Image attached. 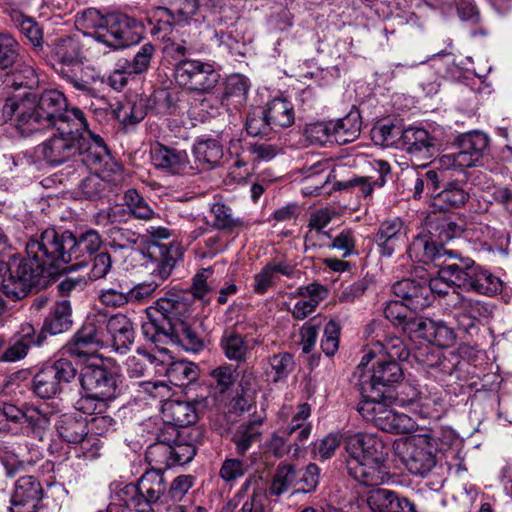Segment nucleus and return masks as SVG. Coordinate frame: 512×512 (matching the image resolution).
I'll return each instance as SVG.
<instances>
[{
    "label": "nucleus",
    "instance_id": "f257e3e1",
    "mask_svg": "<svg viewBox=\"0 0 512 512\" xmlns=\"http://www.w3.org/2000/svg\"><path fill=\"white\" fill-rule=\"evenodd\" d=\"M98 231L88 229L73 233L69 230L59 232L47 228L32 236L26 243L29 254L39 255L45 277L54 274L78 270L86 266L102 245Z\"/></svg>",
    "mask_w": 512,
    "mask_h": 512
},
{
    "label": "nucleus",
    "instance_id": "f03ea898",
    "mask_svg": "<svg viewBox=\"0 0 512 512\" xmlns=\"http://www.w3.org/2000/svg\"><path fill=\"white\" fill-rule=\"evenodd\" d=\"M192 313L189 293L168 291L146 309L148 321L142 324V333L153 343L170 341L187 351L198 352L204 344L191 326Z\"/></svg>",
    "mask_w": 512,
    "mask_h": 512
},
{
    "label": "nucleus",
    "instance_id": "7ed1b4c3",
    "mask_svg": "<svg viewBox=\"0 0 512 512\" xmlns=\"http://www.w3.org/2000/svg\"><path fill=\"white\" fill-rule=\"evenodd\" d=\"M67 105L66 97L58 90H45L39 95L28 92L6 99L2 106V118L5 122L13 121L22 135L29 136L52 128Z\"/></svg>",
    "mask_w": 512,
    "mask_h": 512
},
{
    "label": "nucleus",
    "instance_id": "20e7f679",
    "mask_svg": "<svg viewBox=\"0 0 512 512\" xmlns=\"http://www.w3.org/2000/svg\"><path fill=\"white\" fill-rule=\"evenodd\" d=\"M343 445L348 474L357 482L378 486L388 479L387 451L381 439L369 433H346Z\"/></svg>",
    "mask_w": 512,
    "mask_h": 512
},
{
    "label": "nucleus",
    "instance_id": "39448f33",
    "mask_svg": "<svg viewBox=\"0 0 512 512\" xmlns=\"http://www.w3.org/2000/svg\"><path fill=\"white\" fill-rule=\"evenodd\" d=\"M27 257L12 262L0 260V289L11 300L16 301L26 297L32 287L39 286L42 278H46L39 255L29 254Z\"/></svg>",
    "mask_w": 512,
    "mask_h": 512
},
{
    "label": "nucleus",
    "instance_id": "423d86ee",
    "mask_svg": "<svg viewBox=\"0 0 512 512\" xmlns=\"http://www.w3.org/2000/svg\"><path fill=\"white\" fill-rule=\"evenodd\" d=\"M403 370L398 361L380 360L376 367L355 370L356 385L363 400L396 401L395 384L403 379Z\"/></svg>",
    "mask_w": 512,
    "mask_h": 512
},
{
    "label": "nucleus",
    "instance_id": "0eeeda50",
    "mask_svg": "<svg viewBox=\"0 0 512 512\" xmlns=\"http://www.w3.org/2000/svg\"><path fill=\"white\" fill-rule=\"evenodd\" d=\"M441 274L443 279L465 292L491 296L502 290V281L470 258L449 260Z\"/></svg>",
    "mask_w": 512,
    "mask_h": 512
},
{
    "label": "nucleus",
    "instance_id": "6e6552de",
    "mask_svg": "<svg viewBox=\"0 0 512 512\" xmlns=\"http://www.w3.org/2000/svg\"><path fill=\"white\" fill-rule=\"evenodd\" d=\"M393 449L409 473L420 477L435 468L440 452L437 440L422 433L396 440Z\"/></svg>",
    "mask_w": 512,
    "mask_h": 512
},
{
    "label": "nucleus",
    "instance_id": "1a4fd4ad",
    "mask_svg": "<svg viewBox=\"0 0 512 512\" xmlns=\"http://www.w3.org/2000/svg\"><path fill=\"white\" fill-rule=\"evenodd\" d=\"M54 70L77 90L91 93L90 83L80 76L83 56L80 42L70 36L55 40L50 46Z\"/></svg>",
    "mask_w": 512,
    "mask_h": 512
},
{
    "label": "nucleus",
    "instance_id": "9d476101",
    "mask_svg": "<svg viewBox=\"0 0 512 512\" xmlns=\"http://www.w3.org/2000/svg\"><path fill=\"white\" fill-rule=\"evenodd\" d=\"M394 401L362 400L357 411L367 421L382 431L393 434H407L414 431L416 422L404 413H398L389 407Z\"/></svg>",
    "mask_w": 512,
    "mask_h": 512
},
{
    "label": "nucleus",
    "instance_id": "9b49d317",
    "mask_svg": "<svg viewBox=\"0 0 512 512\" xmlns=\"http://www.w3.org/2000/svg\"><path fill=\"white\" fill-rule=\"evenodd\" d=\"M221 76L212 63L183 59L175 66L176 82L198 94H211L219 85Z\"/></svg>",
    "mask_w": 512,
    "mask_h": 512
},
{
    "label": "nucleus",
    "instance_id": "f8f14e48",
    "mask_svg": "<svg viewBox=\"0 0 512 512\" xmlns=\"http://www.w3.org/2000/svg\"><path fill=\"white\" fill-rule=\"evenodd\" d=\"M489 143L488 136L481 131H470L458 135L454 141L457 151L441 156L440 163L446 169H460L476 166L483 157Z\"/></svg>",
    "mask_w": 512,
    "mask_h": 512
},
{
    "label": "nucleus",
    "instance_id": "ddd939ff",
    "mask_svg": "<svg viewBox=\"0 0 512 512\" xmlns=\"http://www.w3.org/2000/svg\"><path fill=\"white\" fill-rule=\"evenodd\" d=\"M142 31L143 26L135 18L122 13H110L106 15L103 33H98V42L118 50L138 43Z\"/></svg>",
    "mask_w": 512,
    "mask_h": 512
},
{
    "label": "nucleus",
    "instance_id": "4468645a",
    "mask_svg": "<svg viewBox=\"0 0 512 512\" xmlns=\"http://www.w3.org/2000/svg\"><path fill=\"white\" fill-rule=\"evenodd\" d=\"M79 382L84 393L111 403L120 394L116 373L104 365H87L81 369Z\"/></svg>",
    "mask_w": 512,
    "mask_h": 512
},
{
    "label": "nucleus",
    "instance_id": "2eb2a0df",
    "mask_svg": "<svg viewBox=\"0 0 512 512\" xmlns=\"http://www.w3.org/2000/svg\"><path fill=\"white\" fill-rule=\"evenodd\" d=\"M209 406L208 398L196 397L192 401L170 399L163 403L161 413L167 427L178 429L196 423L199 414Z\"/></svg>",
    "mask_w": 512,
    "mask_h": 512
},
{
    "label": "nucleus",
    "instance_id": "dca6fc26",
    "mask_svg": "<svg viewBox=\"0 0 512 512\" xmlns=\"http://www.w3.org/2000/svg\"><path fill=\"white\" fill-rule=\"evenodd\" d=\"M408 256L415 262L434 264L436 267L447 265L449 260L457 258V252L448 250L442 243L433 240L432 234L422 232L417 235L407 249Z\"/></svg>",
    "mask_w": 512,
    "mask_h": 512
},
{
    "label": "nucleus",
    "instance_id": "f3484780",
    "mask_svg": "<svg viewBox=\"0 0 512 512\" xmlns=\"http://www.w3.org/2000/svg\"><path fill=\"white\" fill-rule=\"evenodd\" d=\"M159 258L155 257V268L151 275L154 279L135 285L128 292L129 301L140 302L149 298L161 284L170 277L176 259L170 254L171 247L167 245L158 246Z\"/></svg>",
    "mask_w": 512,
    "mask_h": 512
},
{
    "label": "nucleus",
    "instance_id": "a211bd4d",
    "mask_svg": "<svg viewBox=\"0 0 512 512\" xmlns=\"http://www.w3.org/2000/svg\"><path fill=\"white\" fill-rule=\"evenodd\" d=\"M102 331L106 332V340L121 354L126 353L134 343L135 332L132 321L124 314L108 316L98 312Z\"/></svg>",
    "mask_w": 512,
    "mask_h": 512
},
{
    "label": "nucleus",
    "instance_id": "6ab92c4d",
    "mask_svg": "<svg viewBox=\"0 0 512 512\" xmlns=\"http://www.w3.org/2000/svg\"><path fill=\"white\" fill-rule=\"evenodd\" d=\"M126 210L124 208H112L107 211H101L97 215V224L111 225L108 229V237L111 246L118 249H130L138 244L140 235L130 228L116 224L118 218L124 216Z\"/></svg>",
    "mask_w": 512,
    "mask_h": 512
},
{
    "label": "nucleus",
    "instance_id": "aec40b11",
    "mask_svg": "<svg viewBox=\"0 0 512 512\" xmlns=\"http://www.w3.org/2000/svg\"><path fill=\"white\" fill-rule=\"evenodd\" d=\"M374 241L381 256L391 257L408 241L404 222L398 217L384 220L378 227Z\"/></svg>",
    "mask_w": 512,
    "mask_h": 512
},
{
    "label": "nucleus",
    "instance_id": "412c9836",
    "mask_svg": "<svg viewBox=\"0 0 512 512\" xmlns=\"http://www.w3.org/2000/svg\"><path fill=\"white\" fill-rule=\"evenodd\" d=\"M42 496V486L34 476L19 478L11 496L10 512H37Z\"/></svg>",
    "mask_w": 512,
    "mask_h": 512
},
{
    "label": "nucleus",
    "instance_id": "4be33fe9",
    "mask_svg": "<svg viewBox=\"0 0 512 512\" xmlns=\"http://www.w3.org/2000/svg\"><path fill=\"white\" fill-rule=\"evenodd\" d=\"M73 326L72 307L68 300L56 302L46 315L40 333L36 337L41 345L46 335L56 336L68 332Z\"/></svg>",
    "mask_w": 512,
    "mask_h": 512
},
{
    "label": "nucleus",
    "instance_id": "5701e85b",
    "mask_svg": "<svg viewBox=\"0 0 512 512\" xmlns=\"http://www.w3.org/2000/svg\"><path fill=\"white\" fill-rule=\"evenodd\" d=\"M399 146L417 160H428L436 152L434 138L427 130L418 127L404 129L399 138Z\"/></svg>",
    "mask_w": 512,
    "mask_h": 512
},
{
    "label": "nucleus",
    "instance_id": "b1692460",
    "mask_svg": "<svg viewBox=\"0 0 512 512\" xmlns=\"http://www.w3.org/2000/svg\"><path fill=\"white\" fill-rule=\"evenodd\" d=\"M392 291L411 311H421L430 306V290L424 281L405 278L395 282Z\"/></svg>",
    "mask_w": 512,
    "mask_h": 512
},
{
    "label": "nucleus",
    "instance_id": "393cba45",
    "mask_svg": "<svg viewBox=\"0 0 512 512\" xmlns=\"http://www.w3.org/2000/svg\"><path fill=\"white\" fill-rule=\"evenodd\" d=\"M171 95L164 89L155 91L149 99L140 98L134 102L121 104L115 111L116 118L126 125H135L142 121L147 115L148 106L151 101L153 104L167 102L170 105Z\"/></svg>",
    "mask_w": 512,
    "mask_h": 512
},
{
    "label": "nucleus",
    "instance_id": "a878e982",
    "mask_svg": "<svg viewBox=\"0 0 512 512\" xmlns=\"http://www.w3.org/2000/svg\"><path fill=\"white\" fill-rule=\"evenodd\" d=\"M152 163L157 169L171 174L185 173L189 168V159L185 150L156 143L151 149Z\"/></svg>",
    "mask_w": 512,
    "mask_h": 512
},
{
    "label": "nucleus",
    "instance_id": "bb28decb",
    "mask_svg": "<svg viewBox=\"0 0 512 512\" xmlns=\"http://www.w3.org/2000/svg\"><path fill=\"white\" fill-rule=\"evenodd\" d=\"M75 146L76 155L91 170H99L102 163L109 157L108 148L104 140L93 132L76 141Z\"/></svg>",
    "mask_w": 512,
    "mask_h": 512
},
{
    "label": "nucleus",
    "instance_id": "cd10ccee",
    "mask_svg": "<svg viewBox=\"0 0 512 512\" xmlns=\"http://www.w3.org/2000/svg\"><path fill=\"white\" fill-rule=\"evenodd\" d=\"M75 145L73 137H65L56 132L38 150L48 164L58 166L76 156Z\"/></svg>",
    "mask_w": 512,
    "mask_h": 512
},
{
    "label": "nucleus",
    "instance_id": "c85d7f7f",
    "mask_svg": "<svg viewBox=\"0 0 512 512\" xmlns=\"http://www.w3.org/2000/svg\"><path fill=\"white\" fill-rule=\"evenodd\" d=\"M166 481L161 469H151L146 471L137 484H129L125 487L126 493L138 492L142 497H146L150 502L166 501Z\"/></svg>",
    "mask_w": 512,
    "mask_h": 512
},
{
    "label": "nucleus",
    "instance_id": "c756f323",
    "mask_svg": "<svg viewBox=\"0 0 512 512\" xmlns=\"http://www.w3.org/2000/svg\"><path fill=\"white\" fill-rule=\"evenodd\" d=\"M52 128L62 136L73 137L75 142L92 132L85 113L77 107L68 108V106Z\"/></svg>",
    "mask_w": 512,
    "mask_h": 512
},
{
    "label": "nucleus",
    "instance_id": "7c9ffc66",
    "mask_svg": "<svg viewBox=\"0 0 512 512\" xmlns=\"http://www.w3.org/2000/svg\"><path fill=\"white\" fill-rule=\"evenodd\" d=\"M57 431L62 440L70 444H85L94 441L88 437V423L86 418L64 414L57 421Z\"/></svg>",
    "mask_w": 512,
    "mask_h": 512
},
{
    "label": "nucleus",
    "instance_id": "2f4dec72",
    "mask_svg": "<svg viewBox=\"0 0 512 512\" xmlns=\"http://www.w3.org/2000/svg\"><path fill=\"white\" fill-rule=\"evenodd\" d=\"M455 310L458 326L465 332L475 328L476 323L487 317L489 313V309L484 303L463 296L455 304Z\"/></svg>",
    "mask_w": 512,
    "mask_h": 512
},
{
    "label": "nucleus",
    "instance_id": "473e14b6",
    "mask_svg": "<svg viewBox=\"0 0 512 512\" xmlns=\"http://www.w3.org/2000/svg\"><path fill=\"white\" fill-rule=\"evenodd\" d=\"M333 140L344 145L355 141L361 132V116L358 110H351L345 117L330 121Z\"/></svg>",
    "mask_w": 512,
    "mask_h": 512
},
{
    "label": "nucleus",
    "instance_id": "72a5a7b5",
    "mask_svg": "<svg viewBox=\"0 0 512 512\" xmlns=\"http://www.w3.org/2000/svg\"><path fill=\"white\" fill-rule=\"evenodd\" d=\"M224 355L231 361L244 362L249 353L248 342L234 328L226 329L220 339Z\"/></svg>",
    "mask_w": 512,
    "mask_h": 512
},
{
    "label": "nucleus",
    "instance_id": "f704fd0d",
    "mask_svg": "<svg viewBox=\"0 0 512 512\" xmlns=\"http://www.w3.org/2000/svg\"><path fill=\"white\" fill-rule=\"evenodd\" d=\"M156 47L147 42L135 51L131 60L124 59L118 62V66L124 68L128 75H140L146 73L155 56Z\"/></svg>",
    "mask_w": 512,
    "mask_h": 512
},
{
    "label": "nucleus",
    "instance_id": "c9c22d12",
    "mask_svg": "<svg viewBox=\"0 0 512 512\" xmlns=\"http://www.w3.org/2000/svg\"><path fill=\"white\" fill-rule=\"evenodd\" d=\"M265 110L273 129L287 128L294 123V109L286 99L274 98L267 104Z\"/></svg>",
    "mask_w": 512,
    "mask_h": 512
},
{
    "label": "nucleus",
    "instance_id": "e433bc0d",
    "mask_svg": "<svg viewBox=\"0 0 512 512\" xmlns=\"http://www.w3.org/2000/svg\"><path fill=\"white\" fill-rule=\"evenodd\" d=\"M167 432L169 436L172 437V464L184 465L189 463L196 455V446L192 442L186 441L184 430L167 427Z\"/></svg>",
    "mask_w": 512,
    "mask_h": 512
},
{
    "label": "nucleus",
    "instance_id": "4c0bfd02",
    "mask_svg": "<svg viewBox=\"0 0 512 512\" xmlns=\"http://www.w3.org/2000/svg\"><path fill=\"white\" fill-rule=\"evenodd\" d=\"M72 337L80 339L91 346L102 348L106 340V332L102 331L99 314L89 315L83 325L74 333Z\"/></svg>",
    "mask_w": 512,
    "mask_h": 512
},
{
    "label": "nucleus",
    "instance_id": "58836bf2",
    "mask_svg": "<svg viewBox=\"0 0 512 512\" xmlns=\"http://www.w3.org/2000/svg\"><path fill=\"white\" fill-rule=\"evenodd\" d=\"M249 83L246 77L233 74L227 78L222 95V103L233 105L235 108L242 106L247 99Z\"/></svg>",
    "mask_w": 512,
    "mask_h": 512
},
{
    "label": "nucleus",
    "instance_id": "ea45409f",
    "mask_svg": "<svg viewBox=\"0 0 512 512\" xmlns=\"http://www.w3.org/2000/svg\"><path fill=\"white\" fill-rule=\"evenodd\" d=\"M213 215L212 227L227 233H233L244 227L245 222L242 218L233 214L231 207L224 203H214L211 207Z\"/></svg>",
    "mask_w": 512,
    "mask_h": 512
},
{
    "label": "nucleus",
    "instance_id": "a19ab883",
    "mask_svg": "<svg viewBox=\"0 0 512 512\" xmlns=\"http://www.w3.org/2000/svg\"><path fill=\"white\" fill-rule=\"evenodd\" d=\"M7 71L8 73L4 81L7 86L13 87L15 89H33L38 85L39 80L35 69L28 64L19 62V59L17 60V64H15L12 69H8Z\"/></svg>",
    "mask_w": 512,
    "mask_h": 512
},
{
    "label": "nucleus",
    "instance_id": "79ce46f5",
    "mask_svg": "<svg viewBox=\"0 0 512 512\" xmlns=\"http://www.w3.org/2000/svg\"><path fill=\"white\" fill-rule=\"evenodd\" d=\"M166 376L174 386L182 387L195 382L199 376V370L194 363L179 360L168 366Z\"/></svg>",
    "mask_w": 512,
    "mask_h": 512
},
{
    "label": "nucleus",
    "instance_id": "37998d69",
    "mask_svg": "<svg viewBox=\"0 0 512 512\" xmlns=\"http://www.w3.org/2000/svg\"><path fill=\"white\" fill-rule=\"evenodd\" d=\"M31 389L41 399H51L63 391L52 374V370H49L47 366L34 375Z\"/></svg>",
    "mask_w": 512,
    "mask_h": 512
},
{
    "label": "nucleus",
    "instance_id": "c03bdc74",
    "mask_svg": "<svg viewBox=\"0 0 512 512\" xmlns=\"http://www.w3.org/2000/svg\"><path fill=\"white\" fill-rule=\"evenodd\" d=\"M9 17L14 26L35 46H41L42 30L38 23L18 9L9 11Z\"/></svg>",
    "mask_w": 512,
    "mask_h": 512
},
{
    "label": "nucleus",
    "instance_id": "a18cd8bd",
    "mask_svg": "<svg viewBox=\"0 0 512 512\" xmlns=\"http://www.w3.org/2000/svg\"><path fill=\"white\" fill-rule=\"evenodd\" d=\"M468 198L469 194L464 189L463 184L456 180L449 182L446 187L436 195L435 201L442 209H449L464 205Z\"/></svg>",
    "mask_w": 512,
    "mask_h": 512
},
{
    "label": "nucleus",
    "instance_id": "49530a36",
    "mask_svg": "<svg viewBox=\"0 0 512 512\" xmlns=\"http://www.w3.org/2000/svg\"><path fill=\"white\" fill-rule=\"evenodd\" d=\"M76 27L85 34H91L98 41V33L102 34L106 24V15L95 8H88L78 13L75 20Z\"/></svg>",
    "mask_w": 512,
    "mask_h": 512
},
{
    "label": "nucleus",
    "instance_id": "de8ad7c7",
    "mask_svg": "<svg viewBox=\"0 0 512 512\" xmlns=\"http://www.w3.org/2000/svg\"><path fill=\"white\" fill-rule=\"evenodd\" d=\"M298 470L292 464L281 463L278 465L271 486L270 493L280 496L291 487L297 486Z\"/></svg>",
    "mask_w": 512,
    "mask_h": 512
},
{
    "label": "nucleus",
    "instance_id": "09e8293b",
    "mask_svg": "<svg viewBox=\"0 0 512 512\" xmlns=\"http://www.w3.org/2000/svg\"><path fill=\"white\" fill-rule=\"evenodd\" d=\"M24 334L17 339L9 347L5 348L0 356V361L3 362H16L26 357L32 345H37L36 337L32 326H28L27 331L23 330Z\"/></svg>",
    "mask_w": 512,
    "mask_h": 512
},
{
    "label": "nucleus",
    "instance_id": "8fccbe9b",
    "mask_svg": "<svg viewBox=\"0 0 512 512\" xmlns=\"http://www.w3.org/2000/svg\"><path fill=\"white\" fill-rule=\"evenodd\" d=\"M171 441L172 437L169 436L166 428L159 434L158 441L148 447L146 458L156 464H165L167 467L174 466Z\"/></svg>",
    "mask_w": 512,
    "mask_h": 512
},
{
    "label": "nucleus",
    "instance_id": "3c124183",
    "mask_svg": "<svg viewBox=\"0 0 512 512\" xmlns=\"http://www.w3.org/2000/svg\"><path fill=\"white\" fill-rule=\"evenodd\" d=\"M23 423L27 424V428L30 429L35 438L41 440L50 426V418L48 413L41 408L26 405L24 406Z\"/></svg>",
    "mask_w": 512,
    "mask_h": 512
},
{
    "label": "nucleus",
    "instance_id": "603ef678",
    "mask_svg": "<svg viewBox=\"0 0 512 512\" xmlns=\"http://www.w3.org/2000/svg\"><path fill=\"white\" fill-rule=\"evenodd\" d=\"M123 200L129 213L137 219L148 221L156 216L154 210L136 189L127 190Z\"/></svg>",
    "mask_w": 512,
    "mask_h": 512
},
{
    "label": "nucleus",
    "instance_id": "864d4df0",
    "mask_svg": "<svg viewBox=\"0 0 512 512\" xmlns=\"http://www.w3.org/2000/svg\"><path fill=\"white\" fill-rule=\"evenodd\" d=\"M196 159L210 167L217 166L223 157L222 145L213 139L198 142L194 146Z\"/></svg>",
    "mask_w": 512,
    "mask_h": 512
},
{
    "label": "nucleus",
    "instance_id": "5fc2aeb1",
    "mask_svg": "<svg viewBox=\"0 0 512 512\" xmlns=\"http://www.w3.org/2000/svg\"><path fill=\"white\" fill-rule=\"evenodd\" d=\"M262 420L250 421L247 424H242L239 430L233 437L236 445V452L239 455H244L251 447L252 443L258 441L260 437L259 425Z\"/></svg>",
    "mask_w": 512,
    "mask_h": 512
},
{
    "label": "nucleus",
    "instance_id": "6e6d98bb",
    "mask_svg": "<svg viewBox=\"0 0 512 512\" xmlns=\"http://www.w3.org/2000/svg\"><path fill=\"white\" fill-rule=\"evenodd\" d=\"M20 56V45L8 33H0V70L12 69Z\"/></svg>",
    "mask_w": 512,
    "mask_h": 512
},
{
    "label": "nucleus",
    "instance_id": "4d7b16f0",
    "mask_svg": "<svg viewBox=\"0 0 512 512\" xmlns=\"http://www.w3.org/2000/svg\"><path fill=\"white\" fill-rule=\"evenodd\" d=\"M429 343H433L439 347H449L455 341V333L452 328L448 327L443 321L430 320L428 329H426L425 338Z\"/></svg>",
    "mask_w": 512,
    "mask_h": 512
},
{
    "label": "nucleus",
    "instance_id": "13d9d810",
    "mask_svg": "<svg viewBox=\"0 0 512 512\" xmlns=\"http://www.w3.org/2000/svg\"><path fill=\"white\" fill-rule=\"evenodd\" d=\"M245 127L247 133L254 137L267 136L273 130L263 107H255L248 112Z\"/></svg>",
    "mask_w": 512,
    "mask_h": 512
},
{
    "label": "nucleus",
    "instance_id": "bf43d9fd",
    "mask_svg": "<svg viewBox=\"0 0 512 512\" xmlns=\"http://www.w3.org/2000/svg\"><path fill=\"white\" fill-rule=\"evenodd\" d=\"M174 20L167 7H157L149 18V32L152 36L165 38L171 31V23Z\"/></svg>",
    "mask_w": 512,
    "mask_h": 512
},
{
    "label": "nucleus",
    "instance_id": "052dcab7",
    "mask_svg": "<svg viewBox=\"0 0 512 512\" xmlns=\"http://www.w3.org/2000/svg\"><path fill=\"white\" fill-rule=\"evenodd\" d=\"M377 187L374 178L371 176H355L348 180L337 181L334 183L335 190H347L358 192L363 197L371 196L374 188Z\"/></svg>",
    "mask_w": 512,
    "mask_h": 512
},
{
    "label": "nucleus",
    "instance_id": "680f3d73",
    "mask_svg": "<svg viewBox=\"0 0 512 512\" xmlns=\"http://www.w3.org/2000/svg\"><path fill=\"white\" fill-rule=\"evenodd\" d=\"M398 494L384 488H376L369 491L367 504L374 512H389L396 501Z\"/></svg>",
    "mask_w": 512,
    "mask_h": 512
},
{
    "label": "nucleus",
    "instance_id": "e2e57ef3",
    "mask_svg": "<svg viewBox=\"0 0 512 512\" xmlns=\"http://www.w3.org/2000/svg\"><path fill=\"white\" fill-rule=\"evenodd\" d=\"M266 451L274 457L280 459L287 455L291 449H294V455H297L299 451V444L297 442H291L289 437L280 433H272L270 439L265 444Z\"/></svg>",
    "mask_w": 512,
    "mask_h": 512
},
{
    "label": "nucleus",
    "instance_id": "0e129e2a",
    "mask_svg": "<svg viewBox=\"0 0 512 512\" xmlns=\"http://www.w3.org/2000/svg\"><path fill=\"white\" fill-rule=\"evenodd\" d=\"M415 359L424 367L433 368L440 367L444 372H451L445 364L446 358H442V352L439 348L426 345L419 348L414 354Z\"/></svg>",
    "mask_w": 512,
    "mask_h": 512
},
{
    "label": "nucleus",
    "instance_id": "69168bd1",
    "mask_svg": "<svg viewBox=\"0 0 512 512\" xmlns=\"http://www.w3.org/2000/svg\"><path fill=\"white\" fill-rule=\"evenodd\" d=\"M46 366L49 370H52V374L62 389L63 385L69 384L76 379L77 369L72 361L67 358H60Z\"/></svg>",
    "mask_w": 512,
    "mask_h": 512
},
{
    "label": "nucleus",
    "instance_id": "338daca9",
    "mask_svg": "<svg viewBox=\"0 0 512 512\" xmlns=\"http://www.w3.org/2000/svg\"><path fill=\"white\" fill-rule=\"evenodd\" d=\"M320 469L314 464H308L304 469L298 470L297 492L308 493L314 491L319 484Z\"/></svg>",
    "mask_w": 512,
    "mask_h": 512
},
{
    "label": "nucleus",
    "instance_id": "774afa93",
    "mask_svg": "<svg viewBox=\"0 0 512 512\" xmlns=\"http://www.w3.org/2000/svg\"><path fill=\"white\" fill-rule=\"evenodd\" d=\"M269 363L274 372V382L286 378L293 371L295 365L293 356L287 352L273 355L269 359Z\"/></svg>",
    "mask_w": 512,
    "mask_h": 512
}]
</instances>
